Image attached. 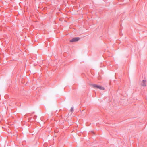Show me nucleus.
Listing matches in <instances>:
<instances>
[{
    "mask_svg": "<svg viewBox=\"0 0 147 147\" xmlns=\"http://www.w3.org/2000/svg\"><path fill=\"white\" fill-rule=\"evenodd\" d=\"M92 86L94 88L99 89L102 90H105V88L104 87H102L100 85H98L96 84H93L92 85Z\"/></svg>",
    "mask_w": 147,
    "mask_h": 147,
    "instance_id": "f257e3e1",
    "label": "nucleus"
},
{
    "mask_svg": "<svg viewBox=\"0 0 147 147\" xmlns=\"http://www.w3.org/2000/svg\"><path fill=\"white\" fill-rule=\"evenodd\" d=\"M80 39V38L79 37L74 38L70 40V42H76L78 41Z\"/></svg>",
    "mask_w": 147,
    "mask_h": 147,
    "instance_id": "f03ea898",
    "label": "nucleus"
},
{
    "mask_svg": "<svg viewBox=\"0 0 147 147\" xmlns=\"http://www.w3.org/2000/svg\"><path fill=\"white\" fill-rule=\"evenodd\" d=\"M146 80H143L141 82V84L142 86H146Z\"/></svg>",
    "mask_w": 147,
    "mask_h": 147,
    "instance_id": "7ed1b4c3",
    "label": "nucleus"
},
{
    "mask_svg": "<svg viewBox=\"0 0 147 147\" xmlns=\"http://www.w3.org/2000/svg\"><path fill=\"white\" fill-rule=\"evenodd\" d=\"M70 111L71 112H72L73 111V108H71L70 110Z\"/></svg>",
    "mask_w": 147,
    "mask_h": 147,
    "instance_id": "20e7f679",
    "label": "nucleus"
}]
</instances>
